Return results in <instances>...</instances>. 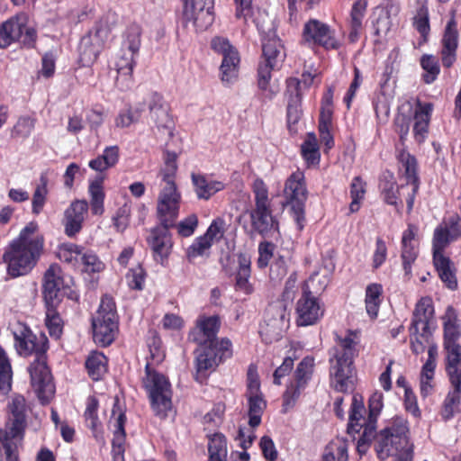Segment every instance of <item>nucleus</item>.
Masks as SVG:
<instances>
[{
	"instance_id": "obj_2",
	"label": "nucleus",
	"mask_w": 461,
	"mask_h": 461,
	"mask_svg": "<svg viewBox=\"0 0 461 461\" xmlns=\"http://www.w3.org/2000/svg\"><path fill=\"white\" fill-rule=\"evenodd\" d=\"M397 158L400 164L401 178L405 182L397 186L393 174L384 175L379 184L381 195L387 204L394 206L397 210L402 206V200L399 198V195H402L405 198L408 212H411L420 188L417 161L413 156L403 149L399 151Z\"/></svg>"
},
{
	"instance_id": "obj_64",
	"label": "nucleus",
	"mask_w": 461,
	"mask_h": 461,
	"mask_svg": "<svg viewBox=\"0 0 461 461\" xmlns=\"http://www.w3.org/2000/svg\"><path fill=\"white\" fill-rule=\"evenodd\" d=\"M125 278L130 288L135 290L143 289L145 282V272L140 265L131 268Z\"/></svg>"
},
{
	"instance_id": "obj_58",
	"label": "nucleus",
	"mask_w": 461,
	"mask_h": 461,
	"mask_svg": "<svg viewBox=\"0 0 461 461\" xmlns=\"http://www.w3.org/2000/svg\"><path fill=\"white\" fill-rule=\"evenodd\" d=\"M262 48L266 63L270 64V66H276L277 61L281 59L279 41L276 39L264 41Z\"/></svg>"
},
{
	"instance_id": "obj_50",
	"label": "nucleus",
	"mask_w": 461,
	"mask_h": 461,
	"mask_svg": "<svg viewBox=\"0 0 461 461\" xmlns=\"http://www.w3.org/2000/svg\"><path fill=\"white\" fill-rule=\"evenodd\" d=\"M235 3L237 5L236 18L242 20L245 23L251 22L260 30L262 24L257 16V14L260 15V13L253 7L251 0H235Z\"/></svg>"
},
{
	"instance_id": "obj_7",
	"label": "nucleus",
	"mask_w": 461,
	"mask_h": 461,
	"mask_svg": "<svg viewBox=\"0 0 461 461\" xmlns=\"http://www.w3.org/2000/svg\"><path fill=\"white\" fill-rule=\"evenodd\" d=\"M92 328L95 343L106 347L113 341L117 322L115 303L111 296L102 297L96 314L92 320Z\"/></svg>"
},
{
	"instance_id": "obj_63",
	"label": "nucleus",
	"mask_w": 461,
	"mask_h": 461,
	"mask_svg": "<svg viewBox=\"0 0 461 461\" xmlns=\"http://www.w3.org/2000/svg\"><path fill=\"white\" fill-rule=\"evenodd\" d=\"M140 111L131 107L122 110L115 118V125L119 128H126L139 121Z\"/></svg>"
},
{
	"instance_id": "obj_16",
	"label": "nucleus",
	"mask_w": 461,
	"mask_h": 461,
	"mask_svg": "<svg viewBox=\"0 0 461 461\" xmlns=\"http://www.w3.org/2000/svg\"><path fill=\"white\" fill-rule=\"evenodd\" d=\"M214 0H185L183 16L196 31L207 30L214 21Z\"/></svg>"
},
{
	"instance_id": "obj_13",
	"label": "nucleus",
	"mask_w": 461,
	"mask_h": 461,
	"mask_svg": "<svg viewBox=\"0 0 461 461\" xmlns=\"http://www.w3.org/2000/svg\"><path fill=\"white\" fill-rule=\"evenodd\" d=\"M288 326L289 314L285 306L278 303L267 307L259 333L266 343H272L282 338Z\"/></svg>"
},
{
	"instance_id": "obj_51",
	"label": "nucleus",
	"mask_w": 461,
	"mask_h": 461,
	"mask_svg": "<svg viewBox=\"0 0 461 461\" xmlns=\"http://www.w3.org/2000/svg\"><path fill=\"white\" fill-rule=\"evenodd\" d=\"M83 252L82 248L79 246L73 243H68L63 244L59 248L58 257L61 261L77 267L80 263Z\"/></svg>"
},
{
	"instance_id": "obj_17",
	"label": "nucleus",
	"mask_w": 461,
	"mask_h": 461,
	"mask_svg": "<svg viewBox=\"0 0 461 461\" xmlns=\"http://www.w3.org/2000/svg\"><path fill=\"white\" fill-rule=\"evenodd\" d=\"M126 422L125 407L118 398L114 399L109 427L113 431L112 455L113 461H124L125 438L124 425Z\"/></svg>"
},
{
	"instance_id": "obj_21",
	"label": "nucleus",
	"mask_w": 461,
	"mask_h": 461,
	"mask_svg": "<svg viewBox=\"0 0 461 461\" xmlns=\"http://www.w3.org/2000/svg\"><path fill=\"white\" fill-rule=\"evenodd\" d=\"M68 286V283L65 280L60 267L57 264L50 265L45 271L42 284L46 303L55 305Z\"/></svg>"
},
{
	"instance_id": "obj_61",
	"label": "nucleus",
	"mask_w": 461,
	"mask_h": 461,
	"mask_svg": "<svg viewBox=\"0 0 461 461\" xmlns=\"http://www.w3.org/2000/svg\"><path fill=\"white\" fill-rule=\"evenodd\" d=\"M47 194V180L41 176V185L36 187L32 201V210L34 214H39L41 212L46 202Z\"/></svg>"
},
{
	"instance_id": "obj_43",
	"label": "nucleus",
	"mask_w": 461,
	"mask_h": 461,
	"mask_svg": "<svg viewBox=\"0 0 461 461\" xmlns=\"http://www.w3.org/2000/svg\"><path fill=\"white\" fill-rule=\"evenodd\" d=\"M103 182L104 177L97 176L89 184L90 206L92 213L95 215H102L104 212V202L105 194Z\"/></svg>"
},
{
	"instance_id": "obj_25",
	"label": "nucleus",
	"mask_w": 461,
	"mask_h": 461,
	"mask_svg": "<svg viewBox=\"0 0 461 461\" xmlns=\"http://www.w3.org/2000/svg\"><path fill=\"white\" fill-rule=\"evenodd\" d=\"M330 375L331 386L338 392H347L351 384L353 360H350L349 357L336 356L335 361L330 360Z\"/></svg>"
},
{
	"instance_id": "obj_22",
	"label": "nucleus",
	"mask_w": 461,
	"mask_h": 461,
	"mask_svg": "<svg viewBox=\"0 0 461 461\" xmlns=\"http://www.w3.org/2000/svg\"><path fill=\"white\" fill-rule=\"evenodd\" d=\"M107 36L106 29L97 28L94 32H89L81 39L78 51L83 66H90L96 60Z\"/></svg>"
},
{
	"instance_id": "obj_23",
	"label": "nucleus",
	"mask_w": 461,
	"mask_h": 461,
	"mask_svg": "<svg viewBox=\"0 0 461 461\" xmlns=\"http://www.w3.org/2000/svg\"><path fill=\"white\" fill-rule=\"evenodd\" d=\"M138 54L121 48L120 53L116 58L114 63L117 72L115 86L122 91H125L132 86V71Z\"/></svg>"
},
{
	"instance_id": "obj_60",
	"label": "nucleus",
	"mask_w": 461,
	"mask_h": 461,
	"mask_svg": "<svg viewBox=\"0 0 461 461\" xmlns=\"http://www.w3.org/2000/svg\"><path fill=\"white\" fill-rule=\"evenodd\" d=\"M227 230V223L224 218L217 217L212 220L204 235L212 242H219L223 237Z\"/></svg>"
},
{
	"instance_id": "obj_49",
	"label": "nucleus",
	"mask_w": 461,
	"mask_h": 461,
	"mask_svg": "<svg viewBox=\"0 0 461 461\" xmlns=\"http://www.w3.org/2000/svg\"><path fill=\"white\" fill-rule=\"evenodd\" d=\"M348 442L343 438L330 441L325 447L323 461H348Z\"/></svg>"
},
{
	"instance_id": "obj_31",
	"label": "nucleus",
	"mask_w": 461,
	"mask_h": 461,
	"mask_svg": "<svg viewBox=\"0 0 461 461\" xmlns=\"http://www.w3.org/2000/svg\"><path fill=\"white\" fill-rule=\"evenodd\" d=\"M220 325V318L217 315H200L196 320L195 330L190 333V337L200 344L209 343L216 337Z\"/></svg>"
},
{
	"instance_id": "obj_47",
	"label": "nucleus",
	"mask_w": 461,
	"mask_h": 461,
	"mask_svg": "<svg viewBox=\"0 0 461 461\" xmlns=\"http://www.w3.org/2000/svg\"><path fill=\"white\" fill-rule=\"evenodd\" d=\"M452 390L447 393L441 411L444 420H449L459 411L461 405V381L460 385L456 386L455 383H450Z\"/></svg>"
},
{
	"instance_id": "obj_39",
	"label": "nucleus",
	"mask_w": 461,
	"mask_h": 461,
	"mask_svg": "<svg viewBox=\"0 0 461 461\" xmlns=\"http://www.w3.org/2000/svg\"><path fill=\"white\" fill-rule=\"evenodd\" d=\"M149 114L151 121L158 128L170 129L173 125L167 105L162 103V97L154 95L149 104Z\"/></svg>"
},
{
	"instance_id": "obj_29",
	"label": "nucleus",
	"mask_w": 461,
	"mask_h": 461,
	"mask_svg": "<svg viewBox=\"0 0 461 461\" xmlns=\"http://www.w3.org/2000/svg\"><path fill=\"white\" fill-rule=\"evenodd\" d=\"M168 228L162 225L153 229L148 240L153 251L155 260L161 264L167 258L172 248Z\"/></svg>"
},
{
	"instance_id": "obj_1",
	"label": "nucleus",
	"mask_w": 461,
	"mask_h": 461,
	"mask_svg": "<svg viewBox=\"0 0 461 461\" xmlns=\"http://www.w3.org/2000/svg\"><path fill=\"white\" fill-rule=\"evenodd\" d=\"M43 249L44 238L39 231L37 222H29L3 255L7 274L14 278L29 274L39 261Z\"/></svg>"
},
{
	"instance_id": "obj_40",
	"label": "nucleus",
	"mask_w": 461,
	"mask_h": 461,
	"mask_svg": "<svg viewBox=\"0 0 461 461\" xmlns=\"http://www.w3.org/2000/svg\"><path fill=\"white\" fill-rule=\"evenodd\" d=\"M442 320L444 327V344L456 343L460 336V322L456 310L452 306H448Z\"/></svg>"
},
{
	"instance_id": "obj_37",
	"label": "nucleus",
	"mask_w": 461,
	"mask_h": 461,
	"mask_svg": "<svg viewBox=\"0 0 461 461\" xmlns=\"http://www.w3.org/2000/svg\"><path fill=\"white\" fill-rule=\"evenodd\" d=\"M120 158V149L116 145L106 147L103 153L88 162V167L96 172L105 170L116 166Z\"/></svg>"
},
{
	"instance_id": "obj_56",
	"label": "nucleus",
	"mask_w": 461,
	"mask_h": 461,
	"mask_svg": "<svg viewBox=\"0 0 461 461\" xmlns=\"http://www.w3.org/2000/svg\"><path fill=\"white\" fill-rule=\"evenodd\" d=\"M366 194V184L359 176L353 178L350 186V195L352 202L349 205L351 212H356L359 210L361 201L364 199Z\"/></svg>"
},
{
	"instance_id": "obj_46",
	"label": "nucleus",
	"mask_w": 461,
	"mask_h": 461,
	"mask_svg": "<svg viewBox=\"0 0 461 461\" xmlns=\"http://www.w3.org/2000/svg\"><path fill=\"white\" fill-rule=\"evenodd\" d=\"M86 368L93 380L99 381L107 371L106 357L101 352H92L86 360Z\"/></svg>"
},
{
	"instance_id": "obj_33",
	"label": "nucleus",
	"mask_w": 461,
	"mask_h": 461,
	"mask_svg": "<svg viewBox=\"0 0 461 461\" xmlns=\"http://www.w3.org/2000/svg\"><path fill=\"white\" fill-rule=\"evenodd\" d=\"M432 110L433 106L429 103H418L416 106L413 118V132L419 142L423 141L427 136Z\"/></svg>"
},
{
	"instance_id": "obj_59",
	"label": "nucleus",
	"mask_w": 461,
	"mask_h": 461,
	"mask_svg": "<svg viewBox=\"0 0 461 461\" xmlns=\"http://www.w3.org/2000/svg\"><path fill=\"white\" fill-rule=\"evenodd\" d=\"M420 65L425 71L424 81L427 84L434 82L439 74V66L436 58L431 55H424L420 59Z\"/></svg>"
},
{
	"instance_id": "obj_5",
	"label": "nucleus",
	"mask_w": 461,
	"mask_h": 461,
	"mask_svg": "<svg viewBox=\"0 0 461 461\" xmlns=\"http://www.w3.org/2000/svg\"><path fill=\"white\" fill-rule=\"evenodd\" d=\"M409 428L407 420L396 417L382 429L375 437V448L381 460L387 459L398 454H409L412 451V445L408 437Z\"/></svg>"
},
{
	"instance_id": "obj_9",
	"label": "nucleus",
	"mask_w": 461,
	"mask_h": 461,
	"mask_svg": "<svg viewBox=\"0 0 461 461\" xmlns=\"http://www.w3.org/2000/svg\"><path fill=\"white\" fill-rule=\"evenodd\" d=\"M28 21L25 14H19L3 23L0 26V48H6L16 41L32 47L37 35L34 28L28 25Z\"/></svg>"
},
{
	"instance_id": "obj_57",
	"label": "nucleus",
	"mask_w": 461,
	"mask_h": 461,
	"mask_svg": "<svg viewBox=\"0 0 461 461\" xmlns=\"http://www.w3.org/2000/svg\"><path fill=\"white\" fill-rule=\"evenodd\" d=\"M329 281V271L327 269L315 272L304 283L303 291H311L312 288L315 293L321 292L327 287Z\"/></svg>"
},
{
	"instance_id": "obj_30",
	"label": "nucleus",
	"mask_w": 461,
	"mask_h": 461,
	"mask_svg": "<svg viewBox=\"0 0 461 461\" xmlns=\"http://www.w3.org/2000/svg\"><path fill=\"white\" fill-rule=\"evenodd\" d=\"M417 229L409 225L402 237V260L405 275L411 274V266L418 256V240H416Z\"/></svg>"
},
{
	"instance_id": "obj_53",
	"label": "nucleus",
	"mask_w": 461,
	"mask_h": 461,
	"mask_svg": "<svg viewBox=\"0 0 461 461\" xmlns=\"http://www.w3.org/2000/svg\"><path fill=\"white\" fill-rule=\"evenodd\" d=\"M176 170V154L175 152H166L164 156V165L159 171L164 185H167L168 183L176 184L175 176Z\"/></svg>"
},
{
	"instance_id": "obj_52",
	"label": "nucleus",
	"mask_w": 461,
	"mask_h": 461,
	"mask_svg": "<svg viewBox=\"0 0 461 461\" xmlns=\"http://www.w3.org/2000/svg\"><path fill=\"white\" fill-rule=\"evenodd\" d=\"M141 44V27L137 23H132L126 29L122 48L139 53Z\"/></svg>"
},
{
	"instance_id": "obj_8",
	"label": "nucleus",
	"mask_w": 461,
	"mask_h": 461,
	"mask_svg": "<svg viewBox=\"0 0 461 461\" xmlns=\"http://www.w3.org/2000/svg\"><path fill=\"white\" fill-rule=\"evenodd\" d=\"M284 195L291 204L292 215L297 229L302 230L305 220L303 203L307 198L305 176L303 171L298 169L289 176L285 184Z\"/></svg>"
},
{
	"instance_id": "obj_35",
	"label": "nucleus",
	"mask_w": 461,
	"mask_h": 461,
	"mask_svg": "<svg viewBox=\"0 0 461 461\" xmlns=\"http://www.w3.org/2000/svg\"><path fill=\"white\" fill-rule=\"evenodd\" d=\"M192 182L196 196L203 200H209L213 194L223 190L225 187L223 182L209 179L198 174H192Z\"/></svg>"
},
{
	"instance_id": "obj_3",
	"label": "nucleus",
	"mask_w": 461,
	"mask_h": 461,
	"mask_svg": "<svg viewBox=\"0 0 461 461\" xmlns=\"http://www.w3.org/2000/svg\"><path fill=\"white\" fill-rule=\"evenodd\" d=\"M163 359L164 353L159 348H150V360L147 362L145 375L141 378L150 407L154 414L160 419H166L173 411L171 384L167 376L158 372L153 366Z\"/></svg>"
},
{
	"instance_id": "obj_18",
	"label": "nucleus",
	"mask_w": 461,
	"mask_h": 461,
	"mask_svg": "<svg viewBox=\"0 0 461 461\" xmlns=\"http://www.w3.org/2000/svg\"><path fill=\"white\" fill-rule=\"evenodd\" d=\"M15 348L20 356L35 354L36 357L45 354L48 349V339L44 335L37 337L25 325L19 323L13 331Z\"/></svg>"
},
{
	"instance_id": "obj_4",
	"label": "nucleus",
	"mask_w": 461,
	"mask_h": 461,
	"mask_svg": "<svg viewBox=\"0 0 461 461\" xmlns=\"http://www.w3.org/2000/svg\"><path fill=\"white\" fill-rule=\"evenodd\" d=\"M10 416L4 429H0V448L5 451L6 461H19L26 424V404L22 395H15L8 405Z\"/></svg>"
},
{
	"instance_id": "obj_34",
	"label": "nucleus",
	"mask_w": 461,
	"mask_h": 461,
	"mask_svg": "<svg viewBox=\"0 0 461 461\" xmlns=\"http://www.w3.org/2000/svg\"><path fill=\"white\" fill-rule=\"evenodd\" d=\"M239 267L235 276V289L245 294L253 293L254 288L250 283L251 260L246 254H240L238 257Z\"/></svg>"
},
{
	"instance_id": "obj_10",
	"label": "nucleus",
	"mask_w": 461,
	"mask_h": 461,
	"mask_svg": "<svg viewBox=\"0 0 461 461\" xmlns=\"http://www.w3.org/2000/svg\"><path fill=\"white\" fill-rule=\"evenodd\" d=\"M314 366V358L312 357H303L297 365L294 375L286 384L285 391L283 393L285 412L295 405L301 394L306 389L312 377Z\"/></svg>"
},
{
	"instance_id": "obj_19",
	"label": "nucleus",
	"mask_w": 461,
	"mask_h": 461,
	"mask_svg": "<svg viewBox=\"0 0 461 461\" xmlns=\"http://www.w3.org/2000/svg\"><path fill=\"white\" fill-rule=\"evenodd\" d=\"M247 406L249 425L254 429L261 423L262 414L267 407V402L260 391V382L256 374L249 369L248 373Z\"/></svg>"
},
{
	"instance_id": "obj_42",
	"label": "nucleus",
	"mask_w": 461,
	"mask_h": 461,
	"mask_svg": "<svg viewBox=\"0 0 461 461\" xmlns=\"http://www.w3.org/2000/svg\"><path fill=\"white\" fill-rule=\"evenodd\" d=\"M13 370L5 348L0 345V401H4L11 391Z\"/></svg>"
},
{
	"instance_id": "obj_24",
	"label": "nucleus",
	"mask_w": 461,
	"mask_h": 461,
	"mask_svg": "<svg viewBox=\"0 0 461 461\" xmlns=\"http://www.w3.org/2000/svg\"><path fill=\"white\" fill-rule=\"evenodd\" d=\"M287 85V108L286 119L287 126L291 132L296 131L295 125L299 122L302 115L301 101L302 94L299 93L301 82L297 78L291 77L286 81Z\"/></svg>"
},
{
	"instance_id": "obj_12",
	"label": "nucleus",
	"mask_w": 461,
	"mask_h": 461,
	"mask_svg": "<svg viewBox=\"0 0 461 461\" xmlns=\"http://www.w3.org/2000/svg\"><path fill=\"white\" fill-rule=\"evenodd\" d=\"M303 40L309 45L322 47L326 50H337L342 45V40L336 35L335 30L316 19L305 23Z\"/></svg>"
},
{
	"instance_id": "obj_45",
	"label": "nucleus",
	"mask_w": 461,
	"mask_h": 461,
	"mask_svg": "<svg viewBox=\"0 0 461 461\" xmlns=\"http://www.w3.org/2000/svg\"><path fill=\"white\" fill-rule=\"evenodd\" d=\"M382 294L383 287L380 284L373 283L368 285L366 288V311L371 319H375L378 315L382 302Z\"/></svg>"
},
{
	"instance_id": "obj_15",
	"label": "nucleus",
	"mask_w": 461,
	"mask_h": 461,
	"mask_svg": "<svg viewBox=\"0 0 461 461\" xmlns=\"http://www.w3.org/2000/svg\"><path fill=\"white\" fill-rule=\"evenodd\" d=\"M180 202L181 194L176 184L168 183L162 186L157 204L158 217L162 225L173 226L179 214Z\"/></svg>"
},
{
	"instance_id": "obj_26",
	"label": "nucleus",
	"mask_w": 461,
	"mask_h": 461,
	"mask_svg": "<svg viewBox=\"0 0 461 461\" xmlns=\"http://www.w3.org/2000/svg\"><path fill=\"white\" fill-rule=\"evenodd\" d=\"M434 307L431 298L422 297L417 303L411 320V330L417 331L421 329V337L429 332L433 322Z\"/></svg>"
},
{
	"instance_id": "obj_28",
	"label": "nucleus",
	"mask_w": 461,
	"mask_h": 461,
	"mask_svg": "<svg viewBox=\"0 0 461 461\" xmlns=\"http://www.w3.org/2000/svg\"><path fill=\"white\" fill-rule=\"evenodd\" d=\"M87 211L88 203L85 200L73 202L65 211L64 226L68 236L72 237L80 231Z\"/></svg>"
},
{
	"instance_id": "obj_20",
	"label": "nucleus",
	"mask_w": 461,
	"mask_h": 461,
	"mask_svg": "<svg viewBox=\"0 0 461 461\" xmlns=\"http://www.w3.org/2000/svg\"><path fill=\"white\" fill-rule=\"evenodd\" d=\"M324 309L312 291L304 290L296 303V322L298 326L315 324L323 316Z\"/></svg>"
},
{
	"instance_id": "obj_41",
	"label": "nucleus",
	"mask_w": 461,
	"mask_h": 461,
	"mask_svg": "<svg viewBox=\"0 0 461 461\" xmlns=\"http://www.w3.org/2000/svg\"><path fill=\"white\" fill-rule=\"evenodd\" d=\"M366 6L367 2L366 0H357L353 4L350 12V32L348 34V38L351 42H354L357 40L359 32L362 30Z\"/></svg>"
},
{
	"instance_id": "obj_38",
	"label": "nucleus",
	"mask_w": 461,
	"mask_h": 461,
	"mask_svg": "<svg viewBox=\"0 0 461 461\" xmlns=\"http://www.w3.org/2000/svg\"><path fill=\"white\" fill-rule=\"evenodd\" d=\"M447 352L446 370L450 383H455L456 386L460 385L461 369L458 368L460 363V348L456 343L444 344Z\"/></svg>"
},
{
	"instance_id": "obj_62",
	"label": "nucleus",
	"mask_w": 461,
	"mask_h": 461,
	"mask_svg": "<svg viewBox=\"0 0 461 461\" xmlns=\"http://www.w3.org/2000/svg\"><path fill=\"white\" fill-rule=\"evenodd\" d=\"M80 262L84 266V271L87 273H99L104 269V264L89 250L83 252Z\"/></svg>"
},
{
	"instance_id": "obj_54",
	"label": "nucleus",
	"mask_w": 461,
	"mask_h": 461,
	"mask_svg": "<svg viewBox=\"0 0 461 461\" xmlns=\"http://www.w3.org/2000/svg\"><path fill=\"white\" fill-rule=\"evenodd\" d=\"M275 67L266 63L258 68V87L264 92L265 96L269 99L273 98L277 92V89L270 85L271 69Z\"/></svg>"
},
{
	"instance_id": "obj_32",
	"label": "nucleus",
	"mask_w": 461,
	"mask_h": 461,
	"mask_svg": "<svg viewBox=\"0 0 461 461\" xmlns=\"http://www.w3.org/2000/svg\"><path fill=\"white\" fill-rule=\"evenodd\" d=\"M441 59L446 68L451 67L456 61V51L457 48L456 23L451 19L446 27L442 40Z\"/></svg>"
},
{
	"instance_id": "obj_55",
	"label": "nucleus",
	"mask_w": 461,
	"mask_h": 461,
	"mask_svg": "<svg viewBox=\"0 0 461 461\" xmlns=\"http://www.w3.org/2000/svg\"><path fill=\"white\" fill-rule=\"evenodd\" d=\"M212 244L204 234L197 237L186 250L187 258L193 260L207 255Z\"/></svg>"
},
{
	"instance_id": "obj_48",
	"label": "nucleus",
	"mask_w": 461,
	"mask_h": 461,
	"mask_svg": "<svg viewBox=\"0 0 461 461\" xmlns=\"http://www.w3.org/2000/svg\"><path fill=\"white\" fill-rule=\"evenodd\" d=\"M301 153L308 167L319 165L321 153L318 140L314 133L310 132L307 134L301 146Z\"/></svg>"
},
{
	"instance_id": "obj_44",
	"label": "nucleus",
	"mask_w": 461,
	"mask_h": 461,
	"mask_svg": "<svg viewBox=\"0 0 461 461\" xmlns=\"http://www.w3.org/2000/svg\"><path fill=\"white\" fill-rule=\"evenodd\" d=\"M434 266L438 273L442 282L451 290L457 286L456 278L451 261L445 256H436L433 258Z\"/></svg>"
},
{
	"instance_id": "obj_36",
	"label": "nucleus",
	"mask_w": 461,
	"mask_h": 461,
	"mask_svg": "<svg viewBox=\"0 0 461 461\" xmlns=\"http://www.w3.org/2000/svg\"><path fill=\"white\" fill-rule=\"evenodd\" d=\"M220 361L214 348L209 346L206 342L202 343L197 349L196 355V371L197 375L204 376V373L209 370H213ZM198 380L199 377L196 376Z\"/></svg>"
},
{
	"instance_id": "obj_27",
	"label": "nucleus",
	"mask_w": 461,
	"mask_h": 461,
	"mask_svg": "<svg viewBox=\"0 0 461 461\" xmlns=\"http://www.w3.org/2000/svg\"><path fill=\"white\" fill-rule=\"evenodd\" d=\"M438 347L436 344H431L428 348V358L423 364L420 374V390L423 397H427L434 391Z\"/></svg>"
},
{
	"instance_id": "obj_14",
	"label": "nucleus",
	"mask_w": 461,
	"mask_h": 461,
	"mask_svg": "<svg viewBox=\"0 0 461 461\" xmlns=\"http://www.w3.org/2000/svg\"><path fill=\"white\" fill-rule=\"evenodd\" d=\"M31 376V384L40 400L48 402L53 396L55 389L51 381L50 371L47 366L46 355L41 354L35 357L28 367Z\"/></svg>"
},
{
	"instance_id": "obj_11",
	"label": "nucleus",
	"mask_w": 461,
	"mask_h": 461,
	"mask_svg": "<svg viewBox=\"0 0 461 461\" xmlns=\"http://www.w3.org/2000/svg\"><path fill=\"white\" fill-rule=\"evenodd\" d=\"M212 50L222 57L220 66L221 79L223 83H233L239 75L240 53L230 40L223 36H214L211 40Z\"/></svg>"
},
{
	"instance_id": "obj_6",
	"label": "nucleus",
	"mask_w": 461,
	"mask_h": 461,
	"mask_svg": "<svg viewBox=\"0 0 461 461\" xmlns=\"http://www.w3.org/2000/svg\"><path fill=\"white\" fill-rule=\"evenodd\" d=\"M252 188L255 201V205L249 213L252 227L263 236H273L278 233V221L272 214L266 184L262 179H256Z\"/></svg>"
}]
</instances>
